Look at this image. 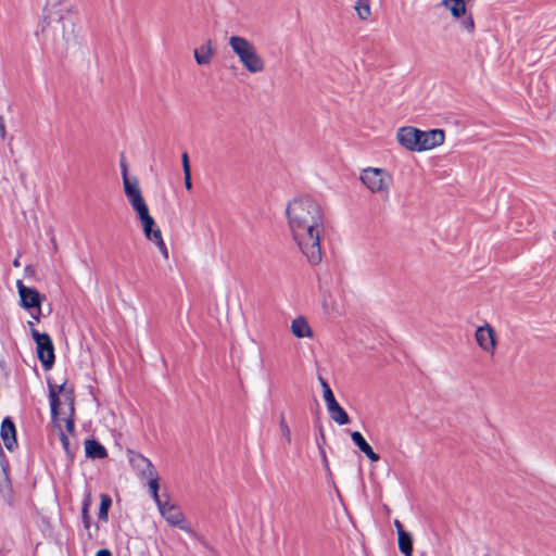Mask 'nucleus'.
<instances>
[{"instance_id": "1", "label": "nucleus", "mask_w": 556, "mask_h": 556, "mask_svg": "<svg viewBox=\"0 0 556 556\" xmlns=\"http://www.w3.org/2000/svg\"><path fill=\"white\" fill-rule=\"evenodd\" d=\"M288 226L300 251L311 265L321 261L320 236L324 214L320 205L308 197L295 198L286 207Z\"/></svg>"}, {"instance_id": "2", "label": "nucleus", "mask_w": 556, "mask_h": 556, "mask_svg": "<svg viewBox=\"0 0 556 556\" xmlns=\"http://www.w3.org/2000/svg\"><path fill=\"white\" fill-rule=\"evenodd\" d=\"M49 400L51 407V417L54 425L59 426L61 415L64 416L66 430L70 433L74 432V412H75V396L72 388H66L65 384L56 387L49 384Z\"/></svg>"}, {"instance_id": "3", "label": "nucleus", "mask_w": 556, "mask_h": 556, "mask_svg": "<svg viewBox=\"0 0 556 556\" xmlns=\"http://www.w3.org/2000/svg\"><path fill=\"white\" fill-rule=\"evenodd\" d=\"M228 43L249 73L256 74L265 70L264 59L258 54L256 47L245 37L230 36Z\"/></svg>"}, {"instance_id": "4", "label": "nucleus", "mask_w": 556, "mask_h": 556, "mask_svg": "<svg viewBox=\"0 0 556 556\" xmlns=\"http://www.w3.org/2000/svg\"><path fill=\"white\" fill-rule=\"evenodd\" d=\"M359 179L370 192L380 193L384 198L389 197L393 177L387 169L367 167L362 170Z\"/></svg>"}, {"instance_id": "5", "label": "nucleus", "mask_w": 556, "mask_h": 556, "mask_svg": "<svg viewBox=\"0 0 556 556\" xmlns=\"http://www.w3.org/2000/svg\"><path fill=\"white\" fill-rule=\"evenodd\" d=\"M157 505L162 517L172 526L179 527L188 533H192L189 527L184 526V514L178 506L170 503L168 495H160L156 491V496H152Z\"/></svg>"}, {"instance_id": "6", "label": "nucleus", "mask_w": 556, "mask_h": 556, "mask_svg": "<svg viewBox=\"0 0 556 556\" xmlns=\"http://www.w3.org/2000/svg\"><path fill=\"white\" fill-rule=\"evenodd\" d=\"M31 336L37 345V355L46 370L52 368L54 364V348L51 338L47 333H40L33 329Z\"/></svg>"}, {"instance_id": "7", "label": "nucleus", "mask_w": 556, "mask_h": 556, "mask_svg": "<svg viewBox=\"0 0 556 556\" xmlns=\"http://www.w3.org/2000/svg\"><path fill=\"white\" fill-rule=\"evenodd\" d=\"M131 464L138 470L141 478L147 479L151 496H156L159 475L152 463L142 455H136L131 458Z\"/></svg>"}, {"instance_id": "8", "label": "nucleus", "mask_w": 556, "mask_h": 556, "mask_svg": "<svg viewBox=\"0 0 556 556\" xmlns=\"http://www.w3.org/2000/svg\"><path fill=\"white\" fill-rule=\"evenodd\" d=\"M475 340L482 352L491 356L495 354L498 341L494 328L489 323L476 328Z\"/></svg>"}, {"instance_id": "9", "label": "nucleus", "mask_w": 556, "mask_h": 556, "mask_svg": "<svg viewBox=\"0 0 556 556\" xmlns=\"http://www.w3.org/2000/svg\"><path fill=\"white\" fill-rule=\"evenodd\" d=\"M125 195L130 206L136 212L140 223L152 217L149 213V207L142 197L140 188L134 189L131 187H127Z\"/></svg>"}, {"instance_id": "10", "label": "nucleus", "mask_w": 556, "mask_h": 556, "mask_svg": "<svg viewBox=\"0 0 556 556\" xmlns=\"http://www.w3.org/2000/svg\"><path fill=\"white\" fill-rule=\"evenodd\" d=\"M396 139L403 148L419 152V129L412 126L401 127L396 131Z\"/></svg>"}, {"instance_id": "11", "label": "nucleus", "mask_w": 556, "mask_h": 556, "mask_svg": "<svg viewBox=\"0 0 556 556\" xmlns=\"http://www.w3.org/2000/svg\"><path fill=\"white\" fill-rule=\"evenodd\" d=\"M419 152L434 149L443 144L445 135L442 129H431L428 131L419 130Z\"/></svg>"}, {"instance_id": "12", "label": "nucleus", "mask_w": 556, "mask_h": 556, "mask_svg": "<svg viewBox=\"0 0 556 556\" xmlns=\"http://www.w3.org/2000/svg\"><path fill=\"white\" fill-rule=\"evenodd\" d=\"M21 304L25 308H39L41 296L40 293L34 289L24 286L21 281L17 282Z\"/></svg>"}, {"instance_id": "13", "label": "nucleus", "mask_w": 556, "mask_h": 556, "mask_svg": "<svg viewBox=\"0 0 556 556\" xmlns=\"http://www.w3.org/2000/svg\"><path fill=\"white\" fill-rule=\"evenodd\" d=\"M0 435L4 446L9 451H13V448L17 445L16 430L13 421L9 417L4 418L1 424Z\"/></svg>"}, {"instance_id": "14", "label": "nucleus", "mask_w": 556, "mask_h": 556, "mask_svg": "<svg viewBox=\"0 0 556 556\" xmlns=\"http://www.w3.org/2000/svg\"><path fill=\"white\" fill-rule=\"evenodd\" d=\"M215 49L211 39L193 50L194 60L198 65H208L214 56Z\"/></svg>"}, {"instance_id": "15", "label": "nucleus", "mask_w": 556, "mask_h": 556, "mask_svg": "<svg viewBox=\"0 0 556 556\" xmlns=\"http://www.w3.org/2000/svg\"><path fill=\"white\" fill-rule=\"evenodd\" d=\"M291 332L294 337L301 338H312L313 330L308 325L307 320L303 316H299L291 321L290 326Z\"/></svg>"}, {"instance_id": "16", "label": "nucleus", "mask_w": 556, "mask_h": 556, "mask_svg": "<svg viewBox=\"0 0 556 556\" xmlns=\"http://www.w3.org/2000/svg\"><path fill=\"white\" fill-rule=\"evenodd\" d=\"M351 439L353 443L359 448V451L368 457L369 460L376 463L380 459V456L372 451L371 446L367 443L361 432L353 431L351 433Z\"/></svg>"}, {"instance_id": "17", "label": "nucleus", "mask_w": 556, "mask_h": 556, "mask_svg": "<svg viewBox=\"0 0 556 556\" xmlns=\"http://www.w3.org/2000/svg\"><path fill=\"white\" fill-rule=\"evenodd\" d=\"M86 455L93 459H102L108 456L105 447L96 440L85 442Z\"/></svg>"}, {"instance_id": "18", "label": "nucleus", "mask_w": 556, "mask_h": 556, "mask_svg": "<svg viewBox=\"0 0 556 556\" xmlns=\"http://www.w3.org/2000/svg\"><path fill=\"white\" fill-rule=\"evenodd\" d=\"M441 5L446 8L455 18L466 14L465 0H442Z\"/></svg>"}, {"instance_id": "19", "label": "nucleus", "mask_w": 556, "mask_h": 556, "mask_svg": "<svg viewBox=\"0 0 556 556\" xmlns=\"http://www.w3.org/2000/svg\"><path fill=\"white\" fill-rule=\"evenodd\" d=\"M330 418L340 426L348 425L350 422V417L348 413L340 406L339 403L327 408Z\"/></svg>"}, {"instance_id": "20", "label": "nucleus", "mask_w": 556, "mask_h": 556, "mask_svg": "<svg viewBox=\"0 0 556 556\" xmlns=\"http://www.w3.org/2000/svg\"><path fill=\"white\" fill-rule=\"evenodd\" d=\"M397 545L404 556L413 555V538L408 532L400 531V535H397Z\"/></svg>"}, {"instance_id": "21", "label": "nucleus", "mask_w": 556, "mask_h": 556, "mask_svg": "<svg viewBox=\"0 0 556 556\" xmlns=\"http://www.w3.org/2000/svg\"><path fill=\"white\" fill-rule=\"evenodd\" d=\"M91 504H92L91 494L89 492H87L85 494V497L83 500V505H81V519H83L84 528L86 530H88L91 526V517L89 515V508H90Z\"/></svg>"}, {"instance_id": "22", "label": "nucleus", "mask_w": 556, "mask_h": 556, "mask_svg": "<svg viewBox=\"0 0 556 556\" xmlns=\"http://www.w3.org/2000/svg\"><path fill=\"white\" fill-rule=\"evenodd\" d=\"M143 233L147 239L154 242V236L156 232H161L153 217L141 222Z\"/></svg>"}, {"instance_id": "23", "label": "nucleus", "mask_w": 556, "mask_h": 556, "mask_svg": "<svg viewBox=\"0 0 556 556\" xmlns=\"http://www.w3.org/2000/svg\"><path fill=\"white\" fill-rule=\"evenodd\" d=\"M121 167H122L124 192H127V187H131L134 189L140 188L139 181L136 177H132V178L128 177V168H127V164L125 161L121 162Z\"/></svg>"}, {"instance_id": "24", "label": "nucleus", "mask_w": 556, "mask_h": 556, "mask_svg": "<svg viewBox=\"0 0 556 556\" xmlns=\"http://www.w3.org/2000/svg\"><path fill=\"white\" fill-rule=\"evenodd\" d=\"M100 500H101V503H100V507H99L98 518L101 521L105 522V521H108V518H109V509L112 505V498L108 494H101Z\"/></svg>"}, {"instance_id": "25", "label": "nucleus", "mask_w": 556, "mask_h": 556, "mask_svg": "<svg viewBox=\"0 0 556 556\" xmlns=\"http://www.w3.org/2000/svg\"><path fill=\"white\" fill-rule=\"evenodd\" d=\"M354 9L361 20H367L370 15L369 0H356Z\"/></svg>"}, {"instance_id": "26", "label": "nucleus", "mask_w": 556, "mask_h": 556, "mask_svg": "<svg viewBox=\"0 0 556 556\" xmlns=\"http://www.w3.org/2000/svg\"><path fill=\"white\" fill-rule=\"evenodd\" d=\"M154 244L157 247L159 251L161 252L162 256L165 260H168V250L167 247L163 240L162 232H156L154 236Z\"/></svg>"}, {"instance_id": "27", "label": "nucleus", "mask_w": 556, "mask_h": 556, "mask_svg": "<svg viewBox=\"0 0 556 556\" xmlns=\"http://www.w3.org/2000/svg\"><path fill=\"white\" fill-rule=\"evenodd\" d=\"M279 428H280V432H281L282 437H285L287 442L290 443L291 442V431H290V428L287 425L283 416H281V418H280Z\"/></svg>"}, {"instance_id": "28", "label": "nucleus", "mask_w": 556, "mask_h": 556, "mask_svg": "<svg viewBox=\"0 0 556 556\" xmlns=\"http://www.w3.org/2000/svg\"><path fill=\"white\" fill-rule=\"evenodd\" d=\"M323 397H324L327 408H329L330 406L338 403L331 389L325 390L323 392Z\"/></svg>"}, {"instance_id": "29", "label": "nucleus", "mask_w": 556, "mask_h": 556, "mask_svg": "<svg viewBox=\"0 0 556 556\" xmlns=\"http://www.w3.org/2000/svg\"><path fill=\"white\" fill-rule=\"evenodd\" d=\"M55 426L58 427V425H55ZM59 428H60V440L62 442V445H63L65 452L67 454H71L70 440H68L67 435L61 430L60 425H59Z\"/></svg>"}, {"instance_id": "30", "label": "nucleus", "mask_w": 556, "mask_h": 556, "mask_svg": "<svg viewBox=\"0 0 556 556\" xmlns=\"http://www.w3.org/2000/svg\"><path fill=\"white\" fill-rule=\"evenodd\" d=\"M462 26L465 30L471 33L475 28V23H473V20L472 17L469 15L467 17H465L463 21H462Z\"/></svg>"}, {"instance_id": "31", "label": "nucleus", "mask_w": 556, "mask_h": 556, "mask_svg": "<svg viewBox=\"0 0 556 556\" xmlns=\"http://www.w3.org/2000/svg\"><path fill=\"white\" fill-rule=\"evenodd\" d=\"M181 162H182L184 173L190 172L189 157L186 152L182 153V155H181Z\"/></svg>"}, {"instance_id": "32", "label": "nucleus", "mask_w": 556, "mask_h": 556, "mask_svg": "<svg viewBox=\"0 0 556 556\" xmlns=\"http://www.w3.org/2000/svg\"><path fill=\"white\" fill-rule=\"evenodd\" d=\"M184 176H185V187L187 190H190L192 188L191 172L184 173Z\"/></svg>"}, {"instance_id": "33", "label": "nucleus", "mask_w": 556, "mask_h": 556, "mask_svg": "<svg viewBox=\"0 0 556 556\" xmlns=\"http://www.w3.org/2000/svg\"><path fill=\"white\" fill-rule=\"evenodd\" d=\"M0 137L1 139H5L7 137V129L3 117L0 115Z\"/></svg>"}, {"instance_id": "34", "label": "nucleus", "mask_w": 556, "mask_h": 556, "mask_svg": "<svg viewBox=\"0 0 556 556\" xmlns=\"http://www.w3.org/2000/svg\"><path fill=\"white\" fill-rule=\"evenodd\" d=\"M318 381H319V383H320V386H321V388H323V392H324L325 390L331 389V388L329 387L328 382H327L323 377H318Z\"/></svg>"}, {"instance_id": "35", "label": "nucleus", "mask_w": 556, "mask_h": 556, "mask_svg": "<svg viewBox=\"0 0 556 556\" xmlns=\"http://www.w3.org/2000/svg\"><path fill=\"white\" fill-rule=\"evenodd\" d=\"M394 527L396 528L397 535H400V531H405L403 529V526H402L401 521L397 520V519L394 520Z\"/></svg>"}, {"instance_id": "36", "label": "nucleus", "mask_w": 556, "mask_h": 556, "mask_svg": "<svg viewBox=\"0 0 556 556\" xmlns=\"http://www.w3.org/2000/svg\"><path fill=\"white\" fill-rule=\"evenodd\" d=\"M96 556H112V554L109 549L103 548L98 551Z\"/></svg>"}, {"instance_id": "37", "label": "nucleus", "mask_w": 556, "mask_h": 556, "mask_svg": "<svg viewBox=\"0 0 556 556\" xmlns=\"http://www.w3.org/2000/svg\"><path fill=\"white\" fill-rule=\"evenodd\" d=\"M13 265H14L15 267H17V266L20 265L18 261H17V260H15V261L13 262Z\"/></svg>"}]
</instances>
